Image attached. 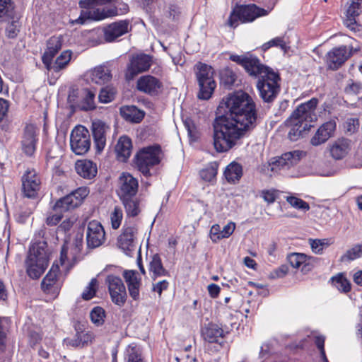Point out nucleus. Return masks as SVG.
Instances as JSON below:
<instances>
[{"label": "nucleus", "instance_id": "nucleus-58", "mask_svg": "<svg viewBox=\"0 0 362 362\" xmlns=\"http://www.w3.org/2000/svg\"><path fill=\"white\" fill-rule=\"evenodd\" d=\"M346 129L350 134L354 133L359 127V121L357 118H349L346 122Z\"/></svg>", "mask_w": 362, "mask_h": 362}, {"label": "nucleus", "instance_id": "nucleus-51", "mask_svg": "<svg viewBox=\"0 0 362 362\" xmlns=\"http://www.w3.org/2000/svg\"><path fill=\"white\" fill-rule=\"evenodd\" d=\"M259 194L268 204H273L278 197V191L274 189H263L260 191Z\"/></svg>", "mask_w": 362, "mask_h": 362}, {"label": "nucleus", "instance_id": "nucleus-31", "mask_svg": "<svg viewBox=\"0 0 362 362\" xmlns=\"http://www.w3.org/2000/svg\"><path fill=\"white\" fill-rule=\"evenodd\" d=\"M288 261L292 267L300 268L304 273L310 271L313 268L310 258L303 253H292L288 256Z\"/></svg>", "mask_w": 362, "mask_h": 362}, {"label": "nucleus", "instance_id": "nucleus-32", "mask_svg": "<svg viewBox=\"0 0 362 362\" xmlns=\"http://www.w3.org/2000/svg\"><path fill=\"white\" fill-rule=\"evenodd\" d=\"M89 77L92 82L97 84H104L111 81V70L105 65L95 67L89 73Z\"/></svg>", "mask_w": 362, "mask_h": 362}, {"label": "nucleus", "instance_id": "nucleus-27", "mask_svg": "<svg viewBox=\"0 0 362 362\" xmlns=\"http://www.w3.org/2000/svg\"><path fill=\"white\" fill-rule=\"evenodd\" d=\"M35 129L33 125L25 127L22 139V148L28 156H31L35 151L36 144Z\"/></svg>", "mask_w": 362, "mask_h": 362}, {"label": "nucleus", "instance_id": "nucleus-54", "mask_svg": "<svg viewBox=\"0 0 362 362\" xmlns=\"http://www.w3.org/2000/svg\"><path fill=\"white\" fill-rule=\"evenodd\" d=\"M20 23L18 21H12L7 25L6 33L9 38H14L19 32Z\"/></svg>", "mask_w": 362, "mask_h": 362}, {"label": "nucleus", "instance_id": "nucleus-33", "mask_svg": "<svg viewBox=\"0 0 362 362\" xmlns=\"http://www.w3.org/2000/svg\"><path fill=\"white\" fill-rule=\"evenodd\" d=\"M75 168L76 173L86 179H91L97 174L96 165L89 160H78L76 163Z\"/></svg>", "mask_w": 362, "mask_h": 362}, {"label": "nucleus", "instance_id": "nucleus-34", "mask_svg": "<svg viewBox=\"0 0 362 362\" xmlns=\"http://www.w3.org/2000/svg\"><path fill=\"white\" fill-rule=\"evenodd\" d=\"M119 112L126 121L133 123L140 122L144 117V112L133 105L122 107Z\"/></svg>", "mask_w": 362, "mask_h": 362}, {"label": "nucleus", "instance_id": "nucleus-43", "mask_svg": "<svg viewBox=\"0 0 362 362\" xmlns=\"http://www.w3.org/2000/svg\"><path fill=\"white\" fill-rule=\"evenodd\" d=\"M218 166V163L214 162L210 163L206 168L201 170L200 176L202 179L206 182H212L217 175Z\"/></svg>", "mask_w": 362, "mask_h": 362}, {"label": "nucleus", "instance_id": "nucleus-57", "mask_svg": "<svg viewBox=\"0 0 362 362\" xmlns=\"http://www.w3.org/2000/svg\"><path fill=\"white\" fill-rule=\"evenodd\" d=\"M315 344L317 346V347L319 349L321 356L322 357L324 362H329L326 356H325V351L324 348L325 344V338L324 336L322 335H315L314 337Z\"/></svg>", "mask_w": 362, "mask_h": 362}, {"label": "nucleus", "instance_id": "nucleus-21", "mask_svg": "<svg viewBox=\"0 0 362 362\" xmlns=\"http://www.w3.org/2000/svg\"><path fill=\"white\" fill-rule=\"evenodd\" d=\"M129 21H119L110 24L104 30V37L107 42H112L117 37L128 33Z\"/></svg>", "mask_w": 362, "mask_h": 362}, {"label": "nucleus", "instance_id": "nucleus-46", "mask_svg": "<svg viewBox=\"0 0 362 362\" xmlns=\"http://www.w3.org/2000/svg\"><path fill=\"white\" fill-rule=\"evenodd\" d=\"M362 256V245H356L341 257V262H349Z\"/></svg>", "mask_w": 362, "mask_h": 362}, {"label": "nucleus", "instance_id": "nucleus-30", "mask_svg": "<svg viewBox=\"0 0 362 362\" xmlns=\"http://www.w3.org/2000/svg\"><path fill=\"white\" fill-rule=\"evenodd\" d=\"M132 150V140L127 136H120L115 146L117 158L125 162L129 158Z\"/></svg>", "mask_w": 362, "mask_h": 362}, {"label": "nucleus", "instance_id": "nucleus-64", "mask_svg": "<svg viewBox=\"0 0 362 362\" xmlns=\"http://www.w3.org/2000/svg\"><path fill=\"white\" fill-rule=\"evenodd\" d=\"M168 284H169L166 280H163L154 284L153 289L160 296L163 291L168 288Z\"/></svg>", "mask_w": 362, "mask_h": 362}, {"label": "nucleus", "instance_id": "nucleus-20", "mask_svg": "<svg viewBox=\"0 0 362 362\" xmlns=\"http://www.w3.org/2000/svg\"><path fill=\"white\" fill-rule=\"evenodd\" d=\"M349 55L345 46L332 49L326 56L327 66L332 70L337 69L349 58Z\"/></svg>", "mask_w": 362, "mask_h": 362}, {"label": "nucleus", "instance_id": "nucleus-56", "mask_svg": "<svg viewBox=\"0 0 362 362\" xmlns=\"http://www.w3.org/2000/svg\"><path fill=\"white\" fill-rule=\"evenodd\" d=\"M221 228L218 224H214L211 226L209 232V236L213 243H217L223 239L221 237Z\"/></svg>", "mask_w": 362, "mask_h": 362}, {"label": "nucleus", "instance_id": "nucleus-23", "mask_svg": "<svg viewBox=\"0 0 362 362\" xmlns=\"http://www.w3.org/2000/svg\"><path fill=\"white\" fill-rule=\"evenodd\" d=\"M335 129L336 122L334 120H330L324 123L311 139V144L313 146H319L325 143L333 135Z\"/></svg>", "mask_w": 362, "mask_h": 362}, {"label": "nucleus", "instance_id": "nucleus-48", "mask_svg": "<svg viewBox=\"0 0 362 362\" xmlns=\"http://www.w3.org/2000/svg\"><path fill=\"white\" fill-rule=\"evenodd\" d=\"M116 91L112 87L106 86L101 89L98 98L100 102L103 103H107L113 100Z\"/></svg>", "mask_w": 362, "mask_h": 362}, {"label": "nucleus", "instance_id": "nucleus-22", "mask_svg": "<svg viewBox=\"0 0 362 362\" xmlns=\"http://www.w3.org/2000/svg\"><path fill=\"white\" fill-rule=\"evenodd\" d=\"M122 275L127 284L130 296L134 300H139L141 278L139 276L138 272L134 270H125Z\"/></svg>", "mask_w": 362, "mask_h": 362}, {"label": "nucleus", "instance_id": "nucleus-41", "mask_svg": "<svg viewBox=\"0 0 362 362\" xmlns=\"http://www.w3.org/2000/svg\"><path fill=\"white\" fill-rule=\"evenodd\" d=\"M334 286L339 291L347 293L351 290V284L343 274H339L332 278Z\"/></svg>", "mask_w": 362, "mask_h": 362}, {"label": "nucleus", "instance_id": "nucleus-6", "mask_svg": "<svg viewBox=\"0 0 362 362\" xmlns=\"http://www.w3.org/2000/svg\"><path fill=\"white\" fill-rule=\"evenodd\" d=\"M161 149L159 146H150L141 148L135 156L136 168L144 176L151 175L150 169L160 162Z\"/></svg>", "mask_w": 362, "mask_h": 362}, {"label": "nucleus", "instance_id": "nucleus-44", "mask_svg": "<svg viewBox=\"0 0 362 362\" xmlns=\"http://www.w3.org/2000/svg\"><path fill=\"white\" fill-rule=\"evenodd\" d=\"M105 312L101 307L94 308L90 313V317L92 322L96 326H100L103 325L105 322Z\"/></svg>", "mask_w": 362, "mask_h": 362}, {"label": "nucleus", "instance_id": "nucleus-4", "mask_svg": "<svg viewBox=\"0 0 362 362\" xmlns=\"http://www.w3.org/2000/svg\"><path fill=\"white\" fill-rule=\"evenodd\" d=\"M196 78L199 86L197 97L200 100H209L211 98L216 87L214 79V69L212 66L199 62L195 66Z\"/></svg>", "mask_w": 362, "mask_h": 362}, {"label": "nucleus", "instance_id": "nucleus-55", "mask_svg": "<svg viewBox=\"0 0 362 362\" xmlns=\"http://www.w3.org/2000/svg\"><path fill=\"white\" fill-rule=\"evenodd\" d=\"M361 0H351L346 11V14L349 16H358L361 11Z\"/></svg>", "mask_w": 362, "mask_h": 362}, {"label": "nucleus", "instance_id": "nucleus-7", "mask_svg": "<svg viewBox=\"0 0 362 362\" xmlns=\"http://www.w3.org/2000/svg\"><path fill=\"white\" fill-rule=\"evenodd\" d=\"M279 81V74L271 69L259 76L257 88L264 102H272L276 98L280 91Z\"/></svg>", "mask_w": 362, "mask_h": 362}, {"label": "nucleus", "instance_id": "nucleus-40", "mask_svg": "<svg viewBox=\"0 0 362 362\" xmlns=\"http://www.w3.org/2000/svg\"><path fill=\"white\" fill-rule=\"evenodd\" d=\"M95 93L94 91L89 89H84L83 90L81 109L86 111L95 109Z\"/></svg>", "mask_w": 362, "mask_h": 362}, {"label": "nucleus", "instance_id": "nucleus-5", "mask_svg": "<svg viewBox=\"0 0 362 362\" xmlns=\"http://www.w3.org/2000/svg\"><path fill=\"white\" fill-rule=\"evenodd\" d=\"M271 8L264 9L255 4L241 5L236 6L230 13L228 24L230 27H236L238 21L242 23H250L256 18L267 16Z\"/></svg>", "mask_w": 362, "mask_h": 362}, {"label": "nucleus", "instance_id": "nucleus-63", "mask_svg": "<svg viewBox=\"0 0 362 362\" xmlns=\"http://www.w3.org/2000/svg\"><path fill=\"white\" fill-rule=\"evenodd\" d=\"M356 17L357 16H349V15L346 14V18L344 20L345 25L351 30L355 31L357 30Z\"/></svg>", "mask_w": 362, "mask_h": 362}, {"label": "nucleus", "instance_id": "nucleus-28", "mask_svg": "<svg viewBox=\"0 0 362 362\" xmlns=\"http://www.w3.org/2000/svg\"><path fill=\"white\" fill-rule=\"evenodd\" d=\"M107 129V127L100 121L93 122L92 130L94 143L98 151L99 152L105 148L106 144L105 133Z\"/></svg>", "mask_w": 362, "mask_h": 362}, {"label": "nucleus", "instance_id": "nucleus-10", "mask_svg": "<svg viewBox=\"0 0 362 362\" xmlns=\"http://www.w3.org/2000/svg\"><path fill=\"white\" fill-rule=\"evenodd\" d=\"M230 59L243 66L252 76H261L270 69L262 64L257 57L250 53L243 55L232 54Z\"/></svg>", "mask_w": 362, "mask_h": 362}, {"label": "nucleus", "instance_id": "nucleus-50", "mask_svg": "<svg viewBox=\"0 0 362 362\" xmlns=\"http://www.w3.org/2000/svg\"><path fill=\"white\" fill-rule=\"evenodd\" d=\"M362 85L361 83L355 82L353 80H349L344 88V92L349 95H356L361 93Z\"/></svg>", "mask_w": 362, "mask_h": 362}, {"label": "nucleus", "instance_id": "nucleus-52", "mask_svg": "<svg viewBox=\"0 0 362 362\" xmlns=\"http://www.w3.org/2000/svg\"><path fill=\"white\" fill-rule=\"evenodd\" d=\"M221 78L225 84L232 85L235 81L236 76L232 70L226 68L221 72Z\"/></svg>", "mask_w": 362, "mask_h": 362}, {"label": "nucleus", "instance_id": "nucleus-42", "mask_svg": "<svg viewBox=\"0 0 362 362\" xmlns=\"http://www.w3.org/2000/svg\"><path fill=\"white\" fill-rule=\"evenodd\" d=\"M309 243L313 252L315 254H321L323 250L329 246L332 241L331 239H310Z\"/></svg>", "mask_w": 362, "mask_h": 362}, {"label": "nucleus", "instance_id": "nucleus-11", "mask_svg": "<svg viewBox=\"0 0 362 362\" xmlns=\"http://www.w3.org/2000/svg\"><path fill=\"white\" fill-rule=\"evenodd\" d=\"M105 284L107 286L112 301L119 307L124 306L127 301V294L120 276L116 274H109L105 279Z\"/></svg>", "mask_w": 362, "mask_h": 362}, {"label": "nucleus", "instance_id": "nucleus-60", "mask_svg": "<svg viewBox=\"0 0 362 362\" xmlns=\"http://www.w3.org/2000/svg\"><path fill=\"white\" fill-rule=\"evenodd\" d=\"M81 339H80L79 334L77 333L74 338L64 339V343L68 346L72 347H82Z\"/></svg>", "mask_w": 362, "mask_h": 362}, {"label": "nucleus", "instance_id": "nucleus-39", "mask_svg": "<svg viewBox=\"0 0 362 362\" xmlns=\"http://www.w3.org/2000/svg\"><path fill=\"white\" fill-rule=\"evenodd\" d=\"M124 356L126 362H144L141 349L135 344H131L126 348Z\"/></svg>", "mask_w": 362, "mask_h": 362}, {"label": "nucleus", "instance_id": "nucleus-59", "mask_svg": "<svg viewBox=\"0 0 362 362\" xmlns=\"http://www.w3.org/2000/svg\"><path fill=\"white\" fill-rule=\"evenodd\" d=\"M235 223L233 221L228 222L223 228L221 229V237L223 239L229 238L235 229Z\"/></svg>", "mask_w": 362, "mask_h": 362}, {"label": "nucleus", "instance_id": "nucleus-12", "mask_svg": "<svg viewBox=\"0 0 362 362\" xmlns=\"http://www.w3.org/2000/svg\"><path fill=\"white\" fill-rule=\"evenodd\" d=\"M302 151H293L283 153L281 156L272 158L264 168H271L272 171H286L296 165L300 161Z\"/></svg>", "mask_w": 362, "mask_h": 362}, {"label": "nucleus", "instance_id": "nucleus-29", "mask_svg": "<svg viewBox=\"0 0 362 362\" xmlns=\"http://www.w3.org/2000/svg\"><path fill=\"white\" fill-rule=\"evenodd\" d=\"M71 55L72 52L70 50H65L57 57L54 62L50 60L47 64H45V66L49 71L59 72L67 66L71 61Z\"/></svg>", "mask_w": 362, "mask_h": 362}, {"label": "nucleus", "instance_id": "nucleus-62", "mask_svg": "<svg viewBox=\"0 0 362 362\" xmlns=\"http://www.w3.org/2000/svg\"><path fill=\"white\" fill-rule=\"evenodd\" d=\"M9 104L6 100L0 98V122L6 117V113L8 110Z\"/></svg>", "mask_w": 362, "mask_h": 362}, {"label": "nucleus", "instance_id": "nucleus-36", "mask_svg": "<svg viewBox=\"0 0 362 362\" xmlns=\"http://www.w3.org/2000/svg\"><path fill=\"white\" fill-rule=\"evenodd\" d=\"M202 334L205 341L214 343L223 337V330L216 324H209L202 329Z\"/></svg>", "mask_w": 362, "mask_h": 362}, {"label": "nucleus", "instance_id": "nucleus-8", "mask_svg": "<svg viewBox=\"0 0 362 362\" xmlns=\"http://www.w3.org/2000/svg\"><path fill=\"white\" fill-rule=\"evenodd\" d=\"M28 275L32 279H38L48 265V255L42 247H33L30 250L26 262Z\"/></svg>", "mask_w": 362, "mask_h": 362}, {"label": "nucleus", "instance_id": "nucleus-15", "mask_svg": "<svg viewBox=\"0 0 362 362\" xmlns=\"http://www.w3.org/2000/svg\"><path fill=\"white\" fill-rule=\"evenodd\" d=\"M80 4L82 7H85V4L88 6L86 11H83L81 16L72 21V23L83 24L88 19L100 21L106 18L116 16L117 15L116 9H105L91 7L92 4L88 5L87 3L81 1Z\"/></svg>", "mask_w": 362, "mask_h": 362}, {"label": "nucleus", "instance_id": "nucleus-26", "mask_svg": "<svg viewBox=\"0 0 362 362\" xmlns=\"http://www.w3.org/2000/svg\"><path fill=\"white\" fill-rule=\"evenodd\" d=\"M62 38L61 36H52L47 41V48L42 57L44 65L53 59L56 54L62 49Z\"/></svg>", "mask_w": 362, "mask_h": 362}, {"label": "nucleus", "instance_id": "nucleus-47", "mask_svg": "<svg viewBox=\"0 0 362 362\" xmlns=\"http://www.w3.org/2000/svg\"><path fill=\"white\" fill-rule=\"evenodd\" d=\"M123 218V211L121 207L117 206L110 214V222L113 229L119 228Z\"/></svg>", "mask_w": 362, "mask_h": 362}, {"label": "nucleus", "instance_id": "nucleus-1", "mask_svg": "<svg viewBox=\"0 0 362 362\" xmlns=\"http://www.w3.org/2000/svg\"><path fill=\"white\" fill-rule=\"evenodd\" d=\"M252 98L245 92L230 95L220 103L213 122V144L217 152H226L257 125Z\"/></svg>", "mask_w": 362, "mask_h": 362}, {"label": "nucleus", "instance_id": "nucleus-3", "mask_svg": "<svg viewBox=\"0 0 362 362\" xmlns=\"http://www.w3.org/2000/svg\"><path fill=\"white\" fill-rule=\"evenodd\" d=\"M88 194V187H82L57 200L52 206L53 211L49 212L46 218V223L50 226L58 224L62 218V214L80 206Z\"/></svg>", "mask_w": 362, "mask_h": 362}, {"label": "nucleus", "instance_id": "nucleus-9", "mask_svg": "<svg viewBox=\"0 0 362 362\" xmlns=\"http://www.w3.org/2000/svg\"><path fill=\"white\" fill-rule=\"evenodd\" d=\"M90 134L83 126H76L71 132L70 146L76 155H84L90 148Z\"/></svg>", "mask_w": 362, "mask_h": 362}, {"label": "nucleus", "instance_id": "nucleus-2", "mask_svg": "<svg viewBox=\"0 0 362 362\" xmlns=\"http://www.w3.org/2000/svg\"><path fill=\"white\" fill-rule=\"evenodd\" d=\"M317 103L318 100L313 98L300 105L286 121V124L291 128L288 133L290 140H298L303 132L308 131L313 126L312 123L317 119L315 110Z\"/></svg>", "mask_w": 362, "mask_h": 362}, {"label": "nucleus", "instance_id": "nucleus-18", "mask_svg": "<svg viewBox=\"0 0 362 362\" xmlns=\"http://www.w3.org/2000/svg\"><path fill=\"white\" fill-rule=\"evenodd\" d=\"M105 240L103 227L97 221H91L88 224L86 232L87 245L89 248H96L102 245Z\"/></svg>", "mask_w": 362, "mask_h": 362}, {"label": "nucleus", "instance_id": "nucleus-38", "mask_svg": "<svg viewBox=\"0 0 362 362\" xmlns=\"http://www.w3.org/2000/svg\"><path fill=\"white\" fill-rule=\"evenodd\" d=\"M149 270L153 274V279L168 275V272L163 267L161 259L158 254L152 257L149 264Z\"/></svg>", "mask_w": 362, "mask_h": 362}, {"label": "nucleus", "instance_id": "nucleus-17", "mask_svg": "<svg viewBox=\"0 0 362 362\" xmlns=\"http://www.w3.org/2000/svg\"><path fill=\"white\" fill-rule=\"evenodd\" d=\"M139 189V181L129 173H122L118 180L117 194L119 198L136 196Z\"/></svg>", "mask_w": 362, "mask_h": 362}, {"label": "nucleus", "instance_id": "nucleus-13", "mask_svg": "<svg viewBox=\"0 0 362 362\" xmlns=\"http://www.w3.org/2000/svg\"><path fill=\"white\" fill-rule=\"evenodd\" d=\"M138 230L136 226H124L117 238V246L127 255L131 256L137 246Z\"/></svg>", "mask_w": 362, "mask_h": 362}, {"label": "nucleus", "instance_id": "nucleus-61", "mask_svg": "<svg viewBox=\"0 0 362 362\" xmlns=\"http://www.w3.org/2000/svg\"><path fill=\"white\" fill-rule=\"evenodd\" d=\"M76 221V218L74 217L66 218L59 225V229L64 232L69 230Z\"/></svg>", "mask_w": 362, "mask_h": 362}, {"label": "nucleus", "instance_id": "nucleus-49", "mask_svg": "<svg viewBox=\"0 0 362 362\" xmlns=\"http://www.w3.org/2000/svg\"><path fill=\"white\" fill-rule=\"evenodd\" d=\"M287 202L293 208L303 211H308L310 209L309 204L303 199L294 196L286 197Z\"/></svg>", "mask_w": 362, "mask_h": 362}, {"label": "nucleus", "instance_id": "nucleus-53", "mask_svg": "<svg viewBox=\"0 0 362 362\" xmlns=\"http://www.w3.org/2000/svg\"><path fill=\"white\" fill-rule=\"evenodd\" d=\"M13 8L11 0H0V19L8 16Z\"/></svg>", "mask_w": 362, "mask_h": 362}, {"label": "nucleus", "instance_id": "nucleus-25", "mask_svg": "<svg viewBox=\"0 0 362 362\" xmlns=\"http://www.w3.org/2000/svg\"><path fill=\"white\" fill-rule=\"evenodd\" d=\"M351 143L349 139L345 138L336 140L329 148L332 157L336 160L344 158L351 149Z\"/></svg>", "mask_w": 362, "mask_h": 362}, {"label": "nucleus", "instance_id": "nucleus-14", "mask_svg": "<svg viewBox=\"0 0 362 362\" xmlns=\"http://www.w3.org/2000/svg\"><path fill=\"white\" fill-rule=\"evenodd\" d=\"M151 62V57L149 55L141 54L133 56L125 71L126 80L130 81L139 74L148 70Z\"/></svg>", "mask_w": 362, "mask_h": 362}, {"label": "nucleus", "instance_id": "nucleus-24", "mask_svg": "<svg viewBox=\"0 0 362 362\" xmlns=\"http://www.w3.org/2000/svg\"><path fill=\"white\" fill-rule=\"evenodd\" d=\"M59 267L58 265H52L49 272L42 281V288L47 293H55L60 287V283L57 279Z\"/></svg>", "mask_w": 362, "mask_h": 362}, {"label": "nucleus", "instance_id": "nucleus-19", "mask_svg": "<svg viewBox=\"0 0 362 362\" xmlns=\"http://www.w3.org/2000/svg\"><path fill=\"white\" fill-rule=\"evenodd\" d=\"M136 87L139 92L150 95H157L161 90L163 83L153 76L145 75L139 78Z\"/></svg>", "mask_w": 362, "mask_h": 362}, {"label": "nucleus", "instance_id": "nucleus-37", "mask_svg": "<svg viewBox=\"0 0 362 362\" xmlns=\"http://www.w3.org/2000/svg\"><path fill=\"white\" fill-rule=\"evenodd\" d=\"M242 175V166L237 163H231L226 167L224 171L225 178L228 182L232 184H235L238 182Z\"/></svg>", "mask_w": 362, "mask_h": 362}, {"label": "nucleus", "instance_id": "nucleus-16", "mask_svg": "<svg viewBox=\"0 0 362 362\" xmlns=\"http://www.w3.org/2000/svg\"><path fill=\"white\" fill-rule=\"evenodd\" d=\"M41 179L35 170H28L22 177V187L24 195L28 198L37 197L40 189Z\"/></svg>", "mask_w": 362, "mask_h": 362}, {"label": "nucleus", "instance_id": "nucleus-45", "mask_svg": "<svg viewBox=\"0 0 362 362\" xmlns=\"http://www.w3.org/2000/svg\"><path fill=\"white\" fill-rule=\"evenodd\" d=\"M98 288V281L97 279L93 278L82 293V298L86 300H88L93 298L95 296Z\"/></svg>", "mask_w": 362, "mask_h": 362}, {"label": "nucleus", "instance_id": "nucleus-35", "mask_svg": "<svg viewBox=\"0 0 362 362\" xmlns=\"http://www.w3.org/2000/svg\"><path fill=\"white\" fill-rule=\"evenodd\" d=\"M127 216L135 217L141 212L140 200L136 196L119 198Z\"/></svg>", "mask_w": 362, "mask_h": 362}]
</instances>
